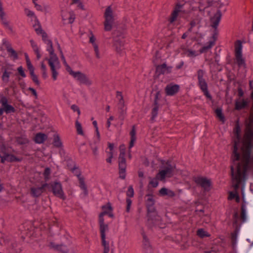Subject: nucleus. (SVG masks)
Wrapping results in <instances>:
<instances>
[{
	"label": "nucleus",
	"mask_w": 253,
	"mask_h": 253,
	"mask_svg": "<svg viewBox=\"0 0 253 253\" xmlns=\"http://www.w3.org/2000/svg\"><path fill=\"white\" fill-rule=\"evenodd\" d=\"M47 136L46 134L42 133H37L35 137V141L37 143H42L46 139Z\"/></svg>",
	"instance_id": "nucleus-20"
},
{
	"label": "nucleus",
	"mask_w": 253,
	"mask_h": 253,
	"mask_svg": "<svg viewBox=\"0 0 253 253\" xmlns=\"http://www.w3.org/2000/svg\"><path fill=\"white\" fill-rule=\"evenodd\" d=\"M31 46L35 52L39 51V48L38 46V45L36 43V42L34 41L33 40H31L30 41Z\"/></svg>",
	"instance_id": "nucleus-41"
},
{
	"label": "nucleus",
	"mask_w": 253,
	"mask_h": 253,
	"mask_svg": "<svg viewBox=\"0 0 253 253\" xmlns=\"http://www.w3.org/2000/svg\"><path fill=\"white\" fill-rule=\"evenodd\" d=\"M69 73L74 78L75 80L79 82L81 84H84L87 86H90L92 84V81L88 78L84 74L78 71H73L71 67H69Z\"/></svg>",
	"instance_id": "nucleus-6"
},
{
	"label": "nucleus",
	"mask_w": 253,
	"mask_h": 253,
	"mask_svg": "<svg viewBox=\"0 0 253 253\" xmlns=\"http://www.w3.org/2000/svg\"><path fill=\"white\" fill-rule=\"evenodd\" d=\"M42 40L46 44V50L49 52V55L55 54L53 48L52 42L51 41L47 38L46 33L42 35Z\"/></svg>",
	"instance_id": "nucleus-14"
},
{
	"label": "nucleus",
	"mask_w": 253,
	"mask_h": 253,
	"mask_svg": "<svg viewBox=\"0 0 253 253\" xmlns=\"http://www.w3.org/2000/svg\"><path fill=\"white\" fill-rule=\"evenodd\" d=\"M25 11L28 16L30 17H35V13L33 11L27 8L25 9Z\"/></svg>",
	"instance_id": "nucleus-48"
},
{
	"label": "nucleus",
	"mask_w": 253,
	"mask_h": 253,
	"mask_svg": "<svg viewBox=\"0 0 253 253\" xmlns=\"http://www.w3.org/2000/svg\"><path fill=\"white\" fill-rule=\"evenodd\" d=\"M106 212V211H104V212H102L100 215H99V224H100V225H101V224H104L105 223H104V218H103V216L104 215H105V213Z\"/></svg>",
	"instance_id": "nucleus-49"
},
{
	"label": "nucleus",
	"mask_w": 253,
	"mask_h": 253,
	"mask_svg": "<svg viewBox=\"0 0 253 253\" xmlns=\"http://www.w3.org/2000/svg\"><path fill=\"white\" fill-rule=\"evenodd\" d=\"M126 195L128 197H132L134 195V191L132 186H129L126 192Z\"/></svg>",
	"instance_id": "nucleus-44"
},
{
	"label": "nucleus",
	"mask_w": 253,
	"mask_h": 253,
	"mask_svg": "<svg viewBox=\"0 0 253 253\" xmlns=\"http://www.w3.org/2000/svg\"><path fill=\"white\" fill-rule=\"evenodd\" d=\"M17 70L19 72V73L20 74V75L23 77H26V74H25V72L23 70V68L22 66H20L18 68Z\"/></svg>",
	"instance_id": "nucleus-52"
},
{
	"label": "nucleus",
	"mask_w": 253,
	"mask_h": 253,
	"mask_svg": "<svg viewBox=\"0 0 253 253\" xmlns=\"http://www.w3.org/2000/svg\"><path fill=\"white\" fill-rule=\"evenodd\" d=\"M154 201L153 197L150 195H148L147 199V205L148 207H149L148 211L150 210V209H149L150 207L153 206L154 205Z\"/></svg>",
	"instance_id": "nucleus-37"
},
{
	"label": "nucleus",
	"mask_w": 253,
	"mask_h": 253,
	"mask_svg": "<svg viewBox=\"0 0 253 253\" xmlns=\"http://www.w3.org/2000/svg\"><path fill=\"white\" fill-rule=\"evenodd\" d=\"M4 111L8 114L14 111V108L11 106L7 104V99L5 97H2L0 100Z\"/></svg>",
	"instance_id": "nucleus-15"
},
{
	"label": "nucleus",
	"mask_w": 253,
	"mask_h": 253,
	"mask_svg": "<svg viewBox=\"0 0 253 253\" xmlns=\"http://www.w3.org/2000/svg\"><path fill=\"white\" fill-rule=\"evenodd\" d=\"M221 17V13L217 11L211 18V26L214 28H217Z\"/></svg>",
	"instance_id": "nucleus-17"
},
{
	"label": "nucleus",
	"mask_w": 253,
	"mask_h": 253,
	"mask_svg": "<svg viewBox=\"0 0 253 253\" xmlns=\"http://www.w3.org/2000/svg\"><path fill=\"white\" fill-rule=\"evenodd\" d=\"M181 6L180 5H177L176 7L172 13L171 17L170 19V22L172 23L175 20L178 15V12L180 10Z\"/></svg>",
	"instance_id": "nucleus-29"
},
{
	"label": "nucleus",
	"mask_w": 253,
	"mask_h": 253,
	"mask_svg": "<svg viewBox=\"0 0 253 253\" xmlns=\"http://www.w3.org/2000/svg\"><path fill=\"white\" fill-rule=\"evenodd\" d=\"M171 68L167 67L166 64H163L160 66H158L156 68V72L159 74H168L170 72Z\"/></svg>",
	"instance_id": "nucleus-18"
},
{
	"label": "nucleus",
	"mask_w": 253,
	"mask_h": 253,
	"mask_svg": "<svg viewBox=\"0 0 253 253\" xmlns=\"http://www.w3.org/2000/svg\"><path fill=\"white\" fill-rule=\"evenodd\" d=\"M213 0H195V3L198 6L193 5L192 10L194 12V18L190 23L188 32H191L193 27H200L205 16V10L211 4Z\"/></svg>",
	"instance_id": "nucleus-2"
},
{
	"label": "nucleus",
	"mask_w": 253,
	"mask_h": 253,
	"mask_svg": "<svg viewBox=\"0 0 253 253\" xmlns=\"http://www.w3.org/2000/svg\"><path fill=\"white\" fill-rule=\"evenodd\" d=\"M125 146L124 144L120 145V154L119 157V168L120 177L125 179L126 177V161L125 156Z\"/></svg>",
	"instance_id": "nucleus-5"
},
{
	"label": "nucleus",
	"mask_w": 253,
	"mask_h": 253,
	"mask_svg": "<svg viewBox=\"0 0 253 253\" xmlns=\"http://www.w3.org/2000/svg\"><path fill=\"white\" fill-rule=\"evenodd\" d=\"M95 132H96V136H95V138L94 142H95V143H97L100 140V133H99L98 129H96L95 130Z\"/></svg>",
	"instance_id": "nucleus-51"
},
{
	"label": "nucleus",
	"mask_w": 253,
	"mask_h": 253,
	"mask_svg": "<svg viewBox=\"0 0 253 253\" xmlns=\"http://www.w3.org/2000/svg\"><path fill=\"white\" fill-rule=\"evenodd\" d=\"M10 73L5 71L2 75V79L5 82H8L9 81Z\"/></svg>",
	"instance_id": "nucleus-40"
},
{
	"label": "nucleus",
	"mask_w": 253,
	"mask_h": 253,
	"mask_svg": "<svg viewBox=\"0 0 253 253\" xmlns=\"http://www.w3.org/2000/svg\"><path fill=\"white\" fill-rule=\"evenodd\" d=\"M34 70L35 69L31 70L29 71V72H30V75L31 76L32 79V80L33 81V82L36 84L39 85L40 82L38 79L37 76L36 75V74L34 73Z\"/></svg>",
	"instance_id": "nucleus-33"
},
{
	"label": "nucleus",
	"mask_w": 253,
	"mask_h": 253,
	"mask_svg": "<svg viewBox=\"0 0 253 253\" xmlns=\"http://www.w3.org/2000/svg\"><path fill=\"white\" fill-rule=\"evenodd\" d=\"M100 229L101 232L102 242H106V241L105 240V232L108 230V226L107 224H104L100 225Z\"/></svg>",
	"instance_id": "nucleus-23"
},
{
	"label": "nucleus",
	"mask_w": 253,
	"mask_h": 253,
	"mask_svg": "<svg viewBox=\"0 0 253 253\" xmlns=\"http://www.w3.org/2000/svg\"><path fill=\"white\" fill-rule=\"evenodd\" d=\"M76 127L78 134L80 135H84V131L82 129V126L80 123L78 121L76 122Z\"/></svg>",
	"instance_id": "nucleus-36"
},
{
	"label": "nucleus",
	"mask_w": 253,
	"mask_h": 253,
	"mask_svg": "<svg viewBox=\"0 0 253 253\" xmlns=\"http://www.w3.org/2000/svg\"><path fill=\"white\" fill-rule=\"evenodd\" d=\"M142 235H143V242L144 245L145 246L146 248L149 247L150 245H149V243L148 238H147L146 236L144 234H143Z\"/></svg>",
	"instance_id": "nucleus-45"
},
{
	"label": "nucleus",
	"mask_w": 253,
	"mask_h": 253,
	"mask_svg": "<svg viewBox=\"0 0 253 253\" xmlns=\"http://www.w3.org/2000/svg\"><path fill=\"white\" fill-rule=\"evenodd\" d=\"M160 194L161 196H168L169 197H172L174 196V193L173 191L168 189L166 188H162L160 190Z\"/></svg>",
	"instance_id": "nucleus-22"
},
{
	"label": "nucleus",
	"mask_w": 253,
	"mask_h": 253,
	"mask_svg": "<svg viewBox=\"0 0 253 253\" xmlns=\"http://www.w3.org/2000/svg\"><path fill=\"white\" fill-rule=\"evenodd\" d=\"M247 104V102L244 100H239L236 103V108L237 109H241L246 106Z\"/></svg>",
	"instance_id": "nucleus-31"
},
{
	"label": "nucleus",
	"mask_w": 253,
	"mask_h": 253,
	"mask_svg": "<svg viewBox=\"0 0 253 253\" xmlns=\"http://www.w3.org/2000/svg\"><path fill=\"white\" fill-rule=\"evenodd\" d=\"M0 152L2 154V156H0V162L1 163H4L5 161L13 162L21 161V159L18 158L13 155L6 153L3 148H1Z\"/></svg>",
	"instance_id": "nucleus-11"
},
{
	"label": "nucleus",
	"mask_w": 253,
	"mask_h": 253,
	"mask_svg": "<svg viewBox=\"0 0 253 253\" xmlns=\"http://www.w3.org/2000/svg\"><path fill=\"white\" fill-rule=\"evenodd\" d=\"M118 105L120 109L121 110L122 113L123 114L125 111L124 101H119Z\"/></svg>",
	"instance_id": "nucleus-42"
},
{
	"label": "nucleus",
	"mask_w": 253,
	"mask_h": 253,
	"mask_svg": "<svg viewBox=\"0 0 253 253\" xmlns=\"http://www.w3.org/2000/svg\"><path fill=\"white\" fill-rule=\"evenodd\" d=\"M92 47L94 51L95 57L97 59H100L102 57V54L99 50L98 45L97 44L94 46H93Z\"/></svg>",
	"instance_id": "nucleus-34"
},
{
	"label": "nucleus",
	"mask_w": 253,
	"mask_h": 253,
	"mask_svg": "<svg viewBox=\"0 0 253 253\" xmlns=\"http://www.w3.org/2000/svg\"><path fill=\"white\" fill-rule=\"evenodd\" d=\"M50 173V170L49 169L46 168L45 169L44 172V175L45 179H47L48 178V176L49 175Z\"/></svg>",
	"instance_id": "nucleus-61"
},
{
	"label": "nucleus",
	"mask_w": 253,
	"mask_h": 253,
	"mask_svg": "<svg viewBox=\"0 0 253 253\" xmlns=\"http://www.w3.org/2000/svg\"><path fill=\"white\" fill-rule=\"evenodd\" d=\"M102 212L106 211L105 213L106 214H108L110 217H113L114 215L112 213V208L109 203L107 204V205L102 206Z\"/></svg>",
	"instance_id": "nucleus-25"
},
{
	"label": "nucleus",
	"mask_w": 253,
	"mask_h": 253,
	"mask_svg": "<svg viewBox=\"0 0 253 253\" xmlns=\"http://www.w3.org/2000/svg\"><path fill=\"white\" fill-rule=\"evenodd\" d=\"M72 4H75L76 6L81 9L84 10V6L81 0H72Z\"/></svg>",
	"instance_id": "nucleus-32"
},
{
	"label": "nucleus",
	"mask_w": 253,
	"mask_h": 253,
	"mask_svg": "<svg viewBox=\"0 0 253 253\" xmlns=\"http://www.w3.org/2000/svg\"><path fill=\"white\" fill-rule=\"evenodd\" d=\"M200 54V51L198 52L192 49H187L184 51V54L190 58L195 57Z\"/></svg>",
	"instance_id": "nucleus-24"
},
{
	"label": "nucleus",
	"mask_w": 253,
	"mask_h": 253,
	"mask_svg": "<svg viewBox=\"0 0 253 253\" xmlns=\"http://www.w3.org/2000/svg\"><path fill=\"white\" fill-rule=\"evenodd\" d=\"M204 72L202 70H199L198 72V80H203V76Z\"/></svg>",
	"instance_id": "nucleus-57"
},
{
	"label": "nucleus",
	"mask_w": 253,
	"mask_h": 253,
	"mask_svg": "<svg viewBox=\"0 0 253 253\" xmlns=\"http://www.w3.org/2000/svg\"><path fill=\"white\" fill-rule=\"evenodd\" d=\"M216 114L217 117L219 119V120L222 122H224L225 119L222 113V111L220 109H216Z\"/></svg>",
	"instance_id": "nucleus-39"
},
{
	"label": "nucleus",
	"mask_w": 253,
	"mask_h": 253,
	"mask_svg": "<svg viewBox=\"0 0 253 253\" xmlns=\"http://www.w3.org/2000/svg\"><path fill=\"white\" fill-rule=\"evenodd\" d=\"M238 194L236 192H230L229 193V199H233L235 198V196L234 195H237Z\"/></svg>",
	"instance_id": "nucleus-64"
},
{
	"label": "nucleus",
	"mask_w": 253,
	"mask_h": 253,
	"mask_svg": "<svg viewBox=\"0 0 253 253\" xmlns=\"http://www.w3.org/2000/svg\"><path fill=\"white\" fill-rule=\"evenodd\" d=\"M195 182L201 185L205 190L209 191L211 188V182L210 180L204 177H198L195 178Z\"/></svg>",
	"instance_id": "nucleus-12"
},
{
	"label": "nucleus",
	"mask_w": 253,
	"mask_h": 253,
	"mask_svg": "<svg viewBox=\"0 0 253 253\" xmlns=\"http://www.w3.org/2000/svg\"><path fill=\"white\" fill-rule=\"evenodd\" d=\"M179 86L177 84H169L166 87V92L168 95L171 96L178 92Z\"/></svg>",
	"instance_id": "nucleus-16"
},
{
	"label": "nucleus",
	"mask_w": 253,
	"mask_h": 253,
	"mask_svg": "<svg viewBox=\"0 0 253 253\" xmlns=\"http://www.w3.org/2000/svg\"><path fill=\"white\" fill-rule=\"evenodd\" d=\"M89 42L91 43L92 46L98 44L96 41V38L92 34L89 37Z\"/></svg>",
	"instance_id": "nucleus-43"
},
{
	"label": "nucleus",
	"mask_w": 253,
	"mask_h": 253,
	"mask_svg": "<svg viewBox=\"0 0 253 253\" xmlns=\"http://www.w3.org/2000/svg\"><path fill=\"white\" fill-rule=\"evenodd\" d=\"M26 64H27V68L28 69V70L29 71L31 70H33V69H34V67L33 66L31 61H30V59L26 60Z\"/></svg>",
	"instance_id": "nucleus-54"
},
{
	"label": "nucleus",
	"mask_w": 253,
	"mask_h": 253,
	"mask_svg": "<svg viewBox=\"0 0 253 253\" xmlns=\"http://www.w3.org/2000/svg\"><path fill=\"white\" fill-rule=\"evenodd\" d=\"M126 203H127L126 211L127 212H129V209H130V206H131V200L130 199H129V198H127L126 199Z\"/></svg>",
	"instance_id": "nucleus-62"
},
{
	"label": "nucleus",
	"mask_w": 253,
	"mask_h": 253,
	"mask_svg": "<svg viewBox=\"0 0 253 253\" xmlns=\"http://www.w3.org/2000/svg\"><path fill=\"white\" fill-rule=\"evenodd\" d=\"M130 137L136 138V130L135 126H133L130 132Z\"/></svg>",
	"instance_id": "nucleus-58"
},
{
	"label": "nucleus",
	"mask_w": 253,
	"mask_h": 253,
	"mask_svg": "<svg viewBox=\"0 0 253 253\" xmlns=\"http://www.w3.org/2000/svg\"><path fill=\"white\" fill-rule=\"evenodd\" d=\"M242 45L240 41H238L235 44V55L237 62L240 66H245V61L242 55Z\"/></svg>",
	"instance_id": "nucleus-9"
},
{
	"label": "nucleus",
	"mask_w": 253,
	"mask_h": 253,
	"mask_svg": "<svg viewBox=\"0 0 253 253\" xmlns=\"http://www.w3.org/2000/svg\"><path fill=\"white\" fill-rule=\"evenodd\" d=\"M114 46L116 48V51L121 54L123 51L124 48V42L120 40H116L114 42Z\"/></svg>",
	"instance_id": "nucleus-19"
},
{
	"label": "nucleus",
	"mask_w": 253,
	"mask_h": 253,
	"mask_svg": "<svg viewBox=\"0 0 253 253\" xmlns=\"http://www.w3.org/2000/svg\"><path fill=\"white\" fill-rule=\"evenodd\" d=\"M117 98L119 101H124L122 93L120 91L117 92Z\"/></svg>",
	"instance_id": "nucleus-60"
},
{
	"label": "nucleus",
	"mask_w": 253,
	"mask_h": 253,
	"mask_svg": "<svg viewBox=\"0 0 253 253\" xmlns=\"http://www.w3.org/2000/svg\"><path fill=\"white\" fill-rule=\"evenodd\" d=\"M35 31L37 34H41L42 37L43 34L45 33V32L42 31L41 26L39 25H38L37 26H35Z\"/></svg>",
	"instance_id": "nucleus-46"
},
{
	"label": "nucleus",
	"mask_w": 253,
	"mask_h": 253,
	"mask_svg": "<svg viewBox=\"0 0 253 253\" xmlns=\"http://www.w3.org/2000/svg\"><path fill=\"white\" fill-rule=\"evenodd\" d=\"M150 184L154 187H156L158 185V182L157 179H152L150 182Z\"/></svg>",
	"instance_id": "nucleus-56"
},
{
	"label": "nucleus",
	"mask_w": 253,
	"mask_h": 253,
	"mask_svg": "<svg viewBox=\"0 0 253 253\" xmlns=\"http://www.w3.org/2000/svg\"><path fill=\"white\" fill-rule=\"evenodd\" d=\"M235 131L237 140L235 141L233 154L232 158L234 166L231 167V171L233 177V186L235 189L236 190L239 188V184L244 175L245 166H244L243 168H242V166L237 162L240 157V154L237 152L239 141L240 128L237 127Z\"/></svg>",
	"instance_id": "nucleus-1"
},
{
	"label": "nucleus",
	"mask_w": 253,
	"mask_h": 253,
	"mask_svg": "<svg viewBox=\"0 0 253 253\" xmlns=\"http://www.w3.org/2000/svg\"><path fill=\"white\" fill-rule=\"evenodd\" d=\"M175 169V166L173 165H171L169 162L167 163L166 167L161 170L157 174V178L163 180L166 177H171L174 173Z\"/></svg>",
	"instance_id": "nucleus-8"
},
{
	"label": "nucleus",
	"mask_w": 253,
	"mask_h": 253,
	"mask_svg": "<svg viewBox=\"0 0 253 253\" xmlns=\"http://www.w3.org/2000/svg\"><path fill=\"white\" fill-rule=\"evenodd\" d=\"M105 21L104 22V30L106 31H111L115 25L116 15L114 13L111 6L107 7L104 12Z\"/></svg>",
	"instance_id": "nucleus-3"
},
{
	"label": "nucleus",
	"mask_w": 253,
	"mask_h": 253,
	"mask_svg": "<svg viewBox=\"0 0 253 253\" xmlns=\"http://www.w3.org/2000/svg\"><path fill=\"white\" fill-rule=\"evenodd\" d=\"M252 132L249 131L245 136V140L243 142V147L241 148V151L243 155V161L247 163L249 160L250 148H251V141L252 137Z\"/></svg>",
	"instance_id": "nucleus-4"
},
{
	"label": "nucleus",
	"mask_w": 253,
	"mask_h": 253,
	"mask_svg": "<svg viewBox=\"0 0 253 253\" xmlns=\"http://www.w3.org/2000/svg\"><path fill=\"white\" fill-rule=\"evenodd\" d=\"M158 107L157 106L154 107L153 109L152 115V119H154L158 114Z\"/></svg>",
	"instance_id": "nucleus-53"
},
{
	"label": "nucleus",
	"mask_w": 253,
	"mask_h": 253,
	"mask_svg": "<svg viewBox=\"0 0 253 253\" xmlns=\"http://www.w3.org/2000/svg\"><path fill=\"white\" fill-rule=\"evenodd\" d=\"M52 187L53 193L56 196L63 200L65 199L61 184L60 183L55 182L52 185Z\"/></svg>",
	"instance_id": "nucleus-13"
},
{
	"label": "nucleus",
	"mask_w": 253,
	"mask_h": 253,
	"mask_svg": "<svg viewBox=\"0 0 253 253\" xmlns=\"http://www.w3.org/2000/svg\"><path fill=\"white\" fill-rule=\"evenodd\" d=\"M45 60H47L48 62L53 80L54 81L56 80L58 74L57 70L60 68V64L58 58L56 54H54L50 55L49 58H46Z\"/></svg>",
	"instance_id": "nucleus-7"
},
{
	"label": "nucleus",
	"mask_w": 253,
	"mask_h": 253,
	"mask_svg": "<svg viewBox=\"0 0 253 253\" xmlns=\"http://www.w3.org/2000/svg\"><path fill=\"white\" fill-rule=\"evenodd\" d=\"M114 152H108V158L106 159L107 163L111 164L112 163V159L113 157Z\"/></svg>",
	"instance_id": "nucleus-50"
},
{
	"label": "nucleus",
	"mask_w": 253,
	"mask_h": 253,
	"mask_svg": "<svg viewBox=\"0 0 253 253\" xmlns=\"http://www.w3.org/2000/svg\"><path fill=\"white\" fill-rule=\"evenodd\" d=\"M44 185L40 187H33L31 188V192L34 196L38 197L41 195L43 192V188Z\"/></svg>",
	"instance_id": "nucleus-26"
},
{
	"label": "nucleus",
	"mask_w": 253,
	"mask_h": 253,
	"mask_svg": "<svg viewBox=\"0 0 253 253\" xmlns=\"http://www.w3.org/2000/svg\"><path fill=\"white\" fill-rule=\"evenodd\" d=\"M61 59L62 60H63V63L65 65V66H66V70L67 71L69 72V67H70L67 63L66 61V60H65V57L64 56V55H63V54L62 53V55H61Z\"/></svg>",
	"instance_id": "nucleus-59"
},
{
	"label": "nucleus",
	"mask_w": 253,
	"mask_h": 253,
	"mask_svg": "<svg viewBox=\"0 0 253 253\" xmlns=\"http://www.w3.org/2000/svg\"><path fill=\"white\" fill-rule=\"evenodd\" d=\"M7 51L9 53L10 55L12 56L14 59L17 58V54L12 48L8 47L7 48Z\"/></svg>",
	"instance_id": "nucleus-38"
},
{
	"label": "nucleus",
	"mask_w": 253,
	"mask_h": 253,
	"mask_svg": "<svg viewBox=\"0 0 253 253\" xmlns=\"http://www.w3.org/2000/svg\"><path fill=\"white\" fill-rule=\"evenodd\" d=\"M215 39H214L213 40H211L209 42L208 44L203 46L200 50V53H202L203 52H206L209 49H211L215 44Z\"/></svg>",
	"instance_id": "nucleus-27"
},
{
	"label": "nucleus",
	"mask_w": 253,
	"mask_h": 253,
	"mask_svg": "<svg viewBox=\"0 0 253 253\" xmlns=\"http://www.w3.org/2000/svg\"><path fill=\"white\" fill-rule=\"evenodd\" d=\"M71 109L75 112H77L79 115H80L81 112L79 108L76 105L74 104L71 106Z\"/></svg>",
	"instance_id": "nucleus-55"
},
{
	"label": "nucleus",
	"mask_w": 253,
	"mask_h": 253,
	"mask_svg": "<svg viewBox=\"0 0 253 253\" xmlns=\"http://www.w3.org/2000/svg\"><path fill=\"white\" fill-rule=\"evenodd\" d=\"M102 243L104 246V253H109V247L108 243L107 242H102Z\"/></svg>",
	"instance_id": "nucleus-47"
},
{
	"label": "nucleus",
	"mask_w": 253,
	"mask_h": 253,
	"mask_svg": "<svg viewBox=\"0 0 253 253\" xmlns=\"http://www.w3.org/2000/svg\"><path fill=\"white\" fill-rule=\"evenodd\" d=\"M80 186L81 187V188L82 189V190H83V194L84 195V196H86L87 195V188L86 187V185L84 182V181L83 180H80Z\"/></svg>",
	"instance_id": "nucleus-35"
},
{
	"label": "nucleus",
	"mask_w": 253,
	"mask_h": 253,
	"mask_svg": "<svg viewBox=\"0 0 253 253\" xmlns=\"http://www.w3.org/2000/svg\"><path fill=\"white\" fill-rule=\"evenodd\" d=\"M197 234L198 236L200 238H204L206 237H209L210 234L208 233L206 230L204 229L201 228L197 230Z\"/></svg>",
	"instance_id": "nucleus-30"
},
{
	"label": "nucleus",
	"mask_w": 253,
	"mask_h": 253,
	"mask_svg": "<svg viewBox=\"0 0 253 253\" xmlns=\"http://www.w3.org/2000/svg\"><path fill=\"white\" fill-rule=\"evenodd\" d=\"M53 145L56 147L60 148L62 147V143L60 139L59 136L57 134L53 135Z\"/></svg>",
	"instance_id": "nucleus-28"
},
{
	"label": "nucleus",
	"mask_w": 253,
	"mask_h": 253,
	"mask_svg": "<svg viewBox=\"0 0 253 253\" xmlns=\"http://www.w3.org/2000/svg\"><path fill=\"white\" fill-rule=\"evenodd\" d=\"M136 138L131 137L130 142L129 143V148L130 149L134 146V144L135 142Z\"/></svg>",
	"instance_id": "nucleus-63"
},
{
	"label": "nucleus",
	"mask_w": 253,
	"mask_h": 253,
	"mask_svg": "<svg viewBox=\"0 0 253 253\" xmlns=\"http://www.w3.org/2000/svg\"><path fill=\"white\" fill-rule=\"evenodd\" d=\"M61 16L62 20L65 23L70 24L74 21L75 18V15L74 12L68 9H65L62 10Z\"/></svg>",
	"instance_id": "nucleus-10"
},
{
	"label": "nucleus",
	"mask_w": 253,
	"mask_h": 253,
	"mask_svg": "<svg viewBox=\"0 0 253 253\" xmlns=\"http://www.w3.org/2000/svg\"><path fill=\"white\" fill-rule=\"evenodd\" d=\"M199 83L201 89L204 92L205 95L210 98L211 96L207 89V84L204 79L199 80Z\"/></svg>",
	"instance_id": "nucleus-21"
}]
</instances>
